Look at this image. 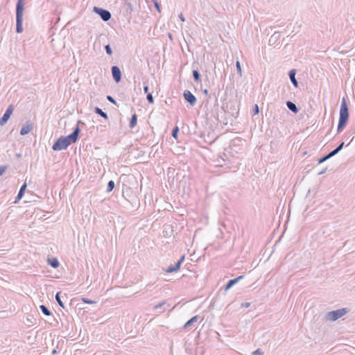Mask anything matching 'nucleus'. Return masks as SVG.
Returning a JSON list of instances; mask_svg holds the SVG:
<instances>
[{"instance_id": "9d476101", "label": "nucleus", "mask_w": 355, "mask_h": 355, "mask_svg": "<svg viewBox=\"0 0 355 355\" xmlns=\"http://www.w3.org/2000/svg\"><path fill=\"white\" fill-rule=\"evenodd\" d=\"M184 100L189 103L191 106L196 105L197 99L196 97L189 90H185L183 93Z\"/></svg>"}, {"instance_id": "79ce46f5", "label": "nucleus", "mask_w": 355, "mask_h": 355, "mask_svg": "<svg viewBox=\"0 0 355 355\" xmlns=\"http://www.w3.org/2000/svg\"><path fill=\"white\" fill-rule=\"evenodd\" d=\"M51 354L53 355H55V354H58V351L55 349H54L52 350Z\"/></svg>"}, {"instance_id": "473e14b6", "label": "nucleus", "mask_w": 355, "mask_h": 355, "mask_svg": "<svg viewBox=\"0 0 355 355\" xmlns=\"http://www.w3.org/2000/svg\"><path fill=\"white\" fill-rule=\"evenodd\" d=\"M263 352L261 351V349H257L255 351H254L252 353V355H263Z\"/></svg>"}, {"instance_id": "e433bc0d", "label": "nucleus", "mask_w": 355, "mask_h": 355, "mask_svg": "<svg viewBox=\"0 0 355 355\" xmlns=\"http://www.w3.org/2000/svg\"><path fill=\"white\" fill-rule=\"evenodd\" d=\"M327 167L324 168L320 172L318 173V175H320L324 174L327 171Z\"/></svg>"}, {"instance_id": "bb28decb", "label": "nucleus", "mask_w": 355, "mask_h": 355, "mask_svg": "<svg viewBox=\"0 0 355 355\" xmlns=\"http://www.w3.org/2000/svg\"><path fill=\"white\" fill-rule=\"evenodd\" d=\"M236 71L237 73L239 75L240 77L242 76V70H241V66L239 61H237L236 63Z\"/></svg>"}, {"instance_id": "c9c22d12", "label": "nucleus", "mask_w": 355, "mask_h": 355, "mask_svg": "<svg viewBox=\"0 0 355 355\" xmlns=\"http://www.w3.org/2000/svg\"><path fill=\"white\" fill-rule=\"evenodd\" d=\"M250 306V302H243L241 304V306L243 308H248Z\"/></svg>"}, {"instance_id": "a19ab883", "label": "nucleus", "mask_w": 355, "mask_h": 355, "mask_svg": "<svg viewBox=\"0 0 355 355\" xmlns=\"http://www.w3.org/2000/svg\"><path fill=\"white\" fill-rule=\"evenodd\" d=\"M202 93L207 96H208L209 94V91L207 89H205L204 90H202Z\"/></svg>"}, {"instance_id": "f8f14e48", "label": "nucleus", "mask_w": 355, "mask_h": 355, "mask_svg": "<svg viewBox=\"0 0 355 355\" xmlns=\"http://www.w3.org/2000/svg\"><path fill=\"white\" fill-rule=\"evenodd\" d=\"M170 304L166 300L162 301V302L154 306L153 309L157 311L159 313H162L167 310V308Z\"/></svg>"}, {"instance_id": "6ab92c4d", "label": "nucleus", "mask_w": 355, "mask_h": 355, "mask_svg": "<svg viewBox=\"0 0 355 355\" xmlns=\"http://www.w3.org/2000/svg\"><path fill=\"white\" fill-rule=\"evenodd\" d=\"M61 294H62L61 291L58 292L55 295V300L60 307L65 309L64 302L61 299ZM62 297H64V296H62Z\"/></svg>"}, {"instance_id": "9b49d317", "label": "nucleus", "mask_w": 355, "mask_h": 355, "mask_svg": "<svg viewBox=\"0 0 355 355\" xmlns=\"http://www.w3.org/2000/svg\"><path fill=\"white\" fill-rule=\"evenodd\" d=\"M33 129V124L31 121H26V124L23 125L20 130L21 135H26L31 132Z\"/></svg>"}, {"instance_id": "58836bf2", "label": "nucleus", "mask_w": 355, "mask_h": 355, "mask_svg": "<svg viewBox=\"0 0 355 355\" xmlns=\"http://www.w3.org/2000/svg\"><path fill=\"white\" fill-rule=\"evenodd\" d=\"M23 197L21 196H19V195L17 194V196L15 198V203H17L19 200H20Z\"/></svg>"}, {"instance_id": "4c0bfd02", "label": "nucleus", "mask_w": 355, "mask_h": 355, "mask_svg": "<svg viewBox=\"0 0 355 355\" xmlns=\"http://www.w3.org/2000/svg\"><path fill=\"white\" fill-rule=\"evenodd\" d=\"M144 91L145 94H148V93H150L149 92V87H148V85H145L144 87Z\"/></svg>"}, {"instance_id": "20e7f679", "label": "nucleus", "mask_w": 355, "mask_h": 355, "mask_svg": "<svg viewBox=\"0 0 355 355\" xmlns=\"http://www.w3.org/2000/svg\"><path fill=\"white\" fill-rule=\"evenodd\" d=\"M348 312V310L347 308H343L340 309H337L335 311H331L328 312L326 315V320H330V321H336L340 318L345 315Z\"/></svg>"}, {"instance_id": "37998d69", "label": "nucleus", "mask_w": 355, "mask_h": 355, "mask_svg": "<svg viewBox=\"0 0 355 355\" xmlns=\"http://www.w3.org/2000/svg\"><path fill=\"white\" fill-rule=\"evenodd\" d=\"M211 94H209V95H208V99H207V103H208L209 100V99H211Z\"/></svg>"}, {"instance_id": "f257e3e1", "label": "nucleus", "mask_w": 355, "mask_h": 355, "mask_svg": "<svg viewBox=\"0 0 355 355\" xmlns=\"http://www.w3.org/2000/svg\"><path fill=\"white\" fill-rule=\"evenodd\" d=\"M79 123L84 124L82 121L79 120L78 121V124L73 128V132L67 136H62L60 138H58L53 144L52 149L55 151L65 150L71 144L76 143L78 139L79 135L80 132Z\"/></svg>"}, {"instance_id": "a18cd8bd", "label": "nucleus", "mask_w": 355, "mask_h": 355, "mask_svg": "<svg viewBox=\"0 0 355 355\" xmlns=\"http://www.w3.org/2000/svg\"><path fill=\"white\" fill-rule=\"evenodd\" d=\"M168 36H169V38L172 39V35L171 33H169Z\"/></svg>"}, {"instance_id": "f3484780", "label": "nucleus", "mask_w": 355, "mask_h": 355, "mask_svg": "<svg viewBox=\"0 0 355 355\" xmlns=\"http://www.w3.org/2000/svg\"><path fill=\"white\" fill-rule=\"evenodd\" d=\"M48 263L53 268H57L60 266V263L57 258H49Z\"/></svg>"}, {"instance_id": "c03bdc74", "label": "nucleus", "mask_w": 355, "mask_h": 355, "mask_svg": "<svg viewBox=\"0 0 355 355\" xmlns=\"http://www.w3.org/2000/svg\"><path fill=\"white\" fill-rule=\"evenodd\" d=\"M353 140H354V137H352V138L351 141H349V143L347 145V146H349V144H350Z\"/></svg>"}, {"instance_id": "393cba45", "label": "nucleus", "mask_w": 355, "mask_h": 355, "mask_svg": "<svg viewBox=\"0 0 355 355\" xmlns=\"http://www.w3.org/2000/svg\"><path fill=\"white\" fill-rule=\"evenodd\" d=\"M26 187H27V184H26V183L25 182V183H24V184L21 185V188H20V189H19V192H18V193H17V194H18V195H19V196H21L23 197V196H24V195L25 191H26Z\"/></svg>"}, {"instance_id": "5701e85b", "label": "nucleus", "mask_w": 355, "mask_h": 355, "mask_svg": "<svg viewBox=\"0 0 355 355\" xmlns=\"http://www.w3.org/2000/svg\"><path fill=\"white\" fill-rule=\"evenodd\" d=\"M279 37L280 33L279 32H275L270 37L269 42H273L275 43L277 40H279Z\"/></svg>"}, {"instance_id": "f704fd0d", "label": "nucleus", "mask_w": 355, "mask_h": 355, "mask_svg": "<svg viewBox=\"0 0 355 355\" xmlns=\"http://www.w3.org/2000/svg\"><path fill=\"white\" fill-rule=\"evenodd\" d=\"M6 170V166H0V176L3 174V173Z\"/></svg>"}, {"instance_id": "2f4dec72", "label": "nucleus", "mask_w": 355, "mask_h": 355, "mask_svg": "<svg viewBox=\"0 0 355 355\" xmlns=\"http://www.w3.org/2000/svg\"><path fill=\"white\" fill-rule=\"evenodd\" d=\"M252 112H253L254 115L258 114L259 113V108L258 105L255 104L254 105Z\"/></svg>"}, {"instance_id": "b1692460", "label": "nucleus", "mask_w": 355, "mask_h": 355, "mask_svg": "<svg viewBox=\"0 0 355 355\" xmlns=\"http://www.w3.org/2000/svg\"><path fill=\"white\" fill-rule=\"evenodd\" d=\"M115 187V183L113 180H110L107 183L106 191L107 193L111 192Z\"/></svg>"}, {"instance_id": "1a4fd4ad", "label": "nucleus", "mask_w": 355, "mask_h": 355, "mask_svg": "<svg viewBox=\"0 0 355 355\" xmlns=\"http://www.w3.org/2000/svg\"><path fill=\"white\" fill-rule=\"evenodd\" d=\"M111 72H112V78H113L114 80L116 83H119L121 80V76H122L120 68L116 65L112 66L111 67Z\"/></svg>"}, {"instance_id": "412c9836", "label": "nucleus", "mask_w": 355, "mask_h": 355, "mask_svg": "<svg viewBox=\"0 0 355 355\" xmlns=\"http://www.w3.org/2000/svg\"><path fill=\"white\" fill-rule=\"evenodd\" d=\"M137 115L135 113L132 115L130 120L129 126L130 128H133L137 125Z\"/></svg>"}, {"instance_id": "2eb2a0df", "label": "nucleus", "mask_w": 355, "mask_h": 355, "mask_svg": "<svg viewBox=\"0 0 355 355\" xmlns=\"http://www.w3.org/2000/svg\"><path fill=\"white\" fill-rule=\"evenodd\" d=\"M286 107L294 114H297L299 112V109L297 105L292 101H288L286 103Z\"/></svg>"}, {"instance_id": "f03ea898", "label": "nucleus", "mask_w": 355, "mask_h": 355, "mask_svg": "<svg viewBox=\"0 0 355 355\" xmlns=\"http://www.w3.org/2000/svg\"><path fill=\"white\" fill-rule=\"evenodd\" d=\"M349 109L347 102L345 98H343L339 113L338 124L337 127L338 133L341 132L346 127L349 120Z\"/></svg>"}, {"instance_id": "aec40b11", "label": "nucleus", "mask_w": 355, "mask_h": 355, "mask_svg": "<svg viewBox=\"0 0 355 355\" xmlns=\"http://www.w3.org/2000/svg\"><path fill=\"white\" fill-rule=\"evenodd\" d=\"M94 112L98 114V115H100L101 116H102L103 118H104L105 119H108V115L106 112H103L101 108L98 107H96L94 108Z\"/></svg>"}, {"instance_id": "0eeeda50", "label": "nucleus", "mask_w": 355, "mask_h": 355, "mask_svg": "<svg viewBox=\"0 0 355 355\" xmlns=\"http://www.w3.org/2000/svg\"><path fill=\"white\" fill-rule=\"evenodd\" d=\"M185 258V255H182L180 259L175 263L173 265L169 266L166 269H165V272L168 273H171L174 272H177L180 270L182 263L184 261Z\"/></svg>"}, {"instance_id": "4468645a", "label": "nucleus", "mask_w": 355, "mask_h": 355, "mask_svg": "<svg viewBox=\"0 0 355 355\" xmlns=\"http://www.w3.org/2000/svg\"><path fill=\"white\" fill-rule=\"evenodd\" d=\"M296 73H297L296 69H291L288 72V76H289L291 82L292 83L293 86L295 88H297L298 87V82L295 78Z\"/></svg>"}, {"instance_id": "ddd939ff", "label": "nucleus", "mask_w": 355, "mask_h": 355, "mask_svg": "<svg viewBox=\"0 0 355 355\" xmlns=\"http://www.w3.org/2000/svg\"><path fill=\"white\" fill-rule=\"evenodd\" d=\"M243 275L239 276L236 278L230 279L225 286H223L221 288H231L233 286H234L239 280L243 278Z\"/></svg>"}, {"instance_id": "7c9ffc66", "label": "nucleus", "mask_w": 355, "mask_h": 355, "mask_svg": "<svg viewBox=\"0 0 355 355\" xmlns=\"http://www.w3.org/2000/svg\"><path fill=\"white\" fill-rule=\"evenodd\" d=\"M153 3H154V6H155V8H156V10H157L159 12H161V6H160V4L159 3V2H158L157 0H153Z\"/></svg>"}, {"instance_id": "423d86ee", "label": "nucleus", "mask_w": 355, "mask_h": 355, "mask_svg": "<svg viewBox=\"0 0 355 355\" xmlns=\"http://www.w3.org/2000/svg\"><path fill=\"white\" fill-rule=\"evenodd\" d=\"M93 11L96 14L98 15L102 19V20L104 21H109L112 17L110 12L107 10L94 6L93 8Z\"/></svg>"}, {"instance_id": "cd10ccee", "label": "nucleus", "mask_w": 355, "mask_h": 355, "mask_svg": "<svg viewBox=\"0 0 355 355\" xmlns=\"http://www.w3.org/2000/svg\"><path fill=\"white\" fill-rule=\"evenodd\" d=\"M81 300L85 303L91 304H96V300H90V299H88V298H86V297H82Z\"/></svg>"}, {"instance_id": "6e6552de", "label": "nucleus", "mask_w": 355, "mask_h": 355, "mask_svg": "<svg viewBox=\"0 0 355 355\" xmlns=\"http://www.w3.org/2000/svg\"><path fill=\"white\" fill-rule=\"evenodd\" d=\"M13 110H14V107L12 105H10L6 112H4L3 115L2 116V117L0 119V125H5L8 121L9 120L10 116L12 115V112H13Z\"/></svg>"}, {"instance_id": "ea45409f", "label": "nucleus", "mask_w": 355, "mask_h": 355, "mask_svg": "<svg viewBox=\"0 0 355 355\" xmlns=\"http://www.w3.org/2000/svg\"><path fill=\"white\" fill-rule=\"evenodd\" d=\"M179 18H180V19L182 21H185V18H184V17L183 16L182 13H180V14L179 15Z\"/></svg>"}, {"instance_id": "39448f33", "label": "nucleus", "mask_w": 355, "mask_h": 355, "mask_svg": "<svg viewBox=\"0 0 355 355\" xmlns=\"http://www.w3.org/2000/svg\"><path fill=\"white\" fill-rule=\"evenodd\" d=\"M345 145V142L342 141L335 149L329 152L328 154L325 155L324 156L320 157L318 160V164H322L327 161V159L331 158L332 157L337 155L343 148Z\"/></svg>"}, {"instance_id": "7ed1b4c3", "label": "nucleus", "mask_w": 355, "mask_h": 355, "mask_svg": "<svg viewBox=\"0 0 355 355\" xmlns=\"http://www.w3.org/2000/svg\"><path fill=\"white\" fill-rule=\"evenodd\" d=\"M24 0H17L16 4V32H23V15L24 10Z\"/></svg>"}, {"instance_id": "a878e982", "label": "nucleus", "mask_w": 355, "mask_h": 355, "mask_svg": "<svg viewBox=\"0 0 355 355\" xmlns=\"http://www.w3.org/2000/svg\"><path fill=\"white\" fill-rule=\"evenodd\" d=\"M180 131V129L178 126H175L172 130L171 135L174 139H178V132Z\"/></svg>"}, {"instance_id": "dca6fc26", "label": "nucleus", "mask_w": 355, "mask_h": 355, "mask_svg": "<svg viewBox=\"0 0 355 355\" xmlns=\"http://www.w3.org/2000/svg\"><path fill=\"white\" fill-rule=\"evenodd\" d=\"M199 319V315H195L189 319L184 325L183 328L184 329H189L194 322H196Z\"/></svg>"}, {"instance_id": "c756f323", "label": "nucleus", "mask_w": 355, "mask_h": 355, "mask_svg": "<svg viewBox=\"0 0 355 355\" xmlns=\"http://www.w3.org/2000/svg\"><path fill=\"white\" fill-rule=\"evenodd\" d=\"M105 51H106V53L109 55H112V48L110 46V44H107L105 46Z\"/></svg>"}, {"instance_id": "72a5a7b5", "label": "nucleus", "mask_w": 355, "mask_h": 355, "mask_svg": "<svg viewBox=\"0 0 355 355\" xmlns=\"http://www.w3.org/2000/svg\"><path fill=\"white\" fill-rule=\"evenodd\" d=\"M107 100L114 105L116 104V101H115V99L110 95L107 96Z\"/></svg>"}, {"instance_id": "4be33fe9", "label": "nucleus", "mask_w": 355, "mask_h": 355, "mask_svg": "<svg viewBox=\"0 0 355 355\" xmlns=\"http://www.w3.org/2000/svg\"><path fill=\"white\" fill-rule=\"evenodd\" d=\"M192 74L195 82L199 83L201 81V75L198 69L193 70Z\"/></svg>"}, {"instance_id": "c85d7f7f", "label": "nucleus", "mask_w": 355, "mask_h": 355, "mask_svg": "<svg viewBox=\"0 0 355 355\" xmlns=\"http://www.w3.org/2000/svg\"><path fill=\"white\" fill-rule=\"evenodd\" d=\"M146 99L149 103H154V98L151 93H148V94L146 95Z\"/></svg>"}, {"instance_id": "a211bd4d", "label": "nucleus", "mask_w": 355, "mask_h": 355, "mask_svg": "<svg viewBox=\"0 0 355 355\" xmlns=\"http://www.w3.org/2000/svg\"><path fill=\"white\" fill-rule=\"evenodd\" d=\"M39 308L44 315H46V316L52 315V312L45 305H44V304L40 305Z\"/></svg>"}]
</instances>
